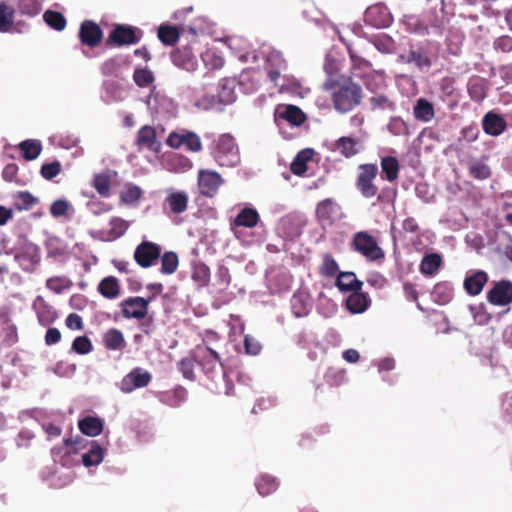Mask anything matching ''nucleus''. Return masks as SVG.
<instances>
[{
  "instance_id": "obj_45",
  "label": "nucleus",
  "mask_w": 512,
  "mask_h": 512,
  "mask_svg": "<svg viewBox=\"0 0 512 512\" xmlns=\"http://www.w3.org/2000/svg\"><path fill=\"white\" fill-rule=\"evenodd\" d=\"M142 190L133 183H127L123 191L120 193V200L125 204H133L142 197Z\"/></svg>"
},
{
  "instance_id": "obj_41",
  "label": "nucleus",
  "mask_w": 512,
  "mask_h": 512,
  "mask_svg": "<svg viewBox=\"0 0 512 512\" xmlns=\"http://www.w3.org/2000/svg\"><path fill=\"white\" fill-rule=\"evenodd\" d=\"M159 261L161 262L160 271L162 274L171 275L178 268V255L173 251H166L163 254L161 252Z\"/></svg>"
},
{
  "instance_id": "obj_17",
  "label": "nucleus",
  "mask_w": 512,
  "mask_h": 512,
  "mask_svg": "<svg viewBox=\"0 0 512 512\" xmlns=\"http://www.w3.org/2000/svg\"><path fill=\"white\" fill-rule=\"evenodd\" d=\"M482 127L486 134L490 136H499L505 131L507 123L501 115L494 112H488L483 117Z\"/></svg>"
},
{
  "instance_id": "obj_11",
  "label": "nucleus",
  "mask_w": 512,
  "mask_h": 512,
  "mask_svg": "<svg viewBox=\"0 0 512 512\" xmlns=\"http://www.w3.org/2000/svg\"><path fill=\"white\" fill-rule=\"evenodd\" d=\"M487 301L494 306H507L512 303V282L500 280L493 282L486 294Z\"/></svg>"
},
{
  "instance_id": "obj_10",
  "label": "nucleus",
  "mask_w": 512,
  "mask_h": 512,
  "mask_svg": "<svg viewBox=\"0 0 512 512\" xmlns=\"http://www.w3.org/2000/svg\"><path fill=\"white\" fill-rule=\"evenodd\" d=\"M225 43L242 61H257L259 56L252 44L248 43L242 34H231L225 38Z\"/></svg>"
},
{
  "instance_id": "obj_2",
  "label": "nucleus",
  "mask_w": 512,
  "mask_h": 512,
  "mask_svg": "<svg viewBox=\"0 0 512 512\" xmlns=\"http://www.w3.org/2000/svg\"><path fill=\"white\" fill-rule=\"evenodd\" d=\"M217 339V333L209 332L207 333L206 338L203 339V342L196 345L193 349V355L197 360V363L202 367L206 374L214 372L217 367H222L219 353L210 345L212 340Z\"/></svg>"
},
{
  "instance_id": "obj_35",
  "label": "nucleus",
  "mask_w": 512,
  "mask_h": 512,
  "mask_svg": "<svg viewBox=\"0 0 512 512\" xmlns=\"http://www.w3.org/2000/svg\"><path fill=\"white\" fill-rule=\"evenodd\" d=\"M255 486L261 496H268L279 487L278 480L269 474H261L255 481Z\"/></svg>"
},
{
  "instance_id": "obj_56",
  "label": "nucleus",
  "mask_w": 512,
  "mask_h": 512,
  "mask_svg": "<svg viewBox=\"0 0 512 512\" xmlns=\"http://www.w3.org/2000/svg\"><path fill=\"white\" fill-rule=\"evenodd\" d=\"M133 80L137 86L147 87L154 81V76L147 68L136 69L133 74Z\"/></svg>"
},
{
  "instance_id": "obj_44",
  "label": "nucleus",
  "mask_w": 512,
  "mask_h": 512,
  "mask_svg": "<svg viewBox=\"0 0 512 512\" xmlns=\"http://www.w3.org/2000/svg\"><path fill=\"white\" fill-rule=\"evenodd\" d=\"M191 277L198 284V286L204 287L210 281V269L206 264L202 262L194 263Z\"/></svg>"
},
{
  "instance_id": "obj_39",
  "label": "nucleus",
  "mask_w": 512,
  "mask_h": 512,
  "mask_svg": "<svg viewBox=\"0 0 512 512\" xmlns=\"http://www.w3.org/2000/svg\"><path fill=\"white\" fill-rule=\"evenodd\" d=\"M414 117L423 122H429L434 117L433 105L424 98L417 100L414 106Z\"/></svg>"
},
{
  "instance_id": "obj_36",
  "label": "nucleus",
  "mask_w": 512,
  "mask_h": 512,
  "mask_svg": "<svg viewBox=\"0 0 512 512\" xmlns=\"http://www.w3.org/2000/svg\"><path fill=\"white\" fill-rule=\"evenodd\" d=\"M92 186L100 196L109 197L111 186V171L107 170L105 172L95 174L93 177Z\"/></svg>"
},
{
  "instance_id": "obj_20",
  "label": "nucleus",
  "mask_w": 512,
  "mask_h": 512,
  "mask_svg": "<svg viewBox=\"0 0 512 512\" xmlns=\"http://www.w3.org/2000/svg\"><path fill=\"white\" fill-rule=\"evenodd\" d=\"M135 144L139 148H147L151 151H157L159 143L157 142L156 130L150 125L141 127L136 135Z\"/></svg>"
},
{
  "instance_id": "obj_33",
  "label": "nucleus",
  "mask_w": 512,
  "mask_h": 512,
  "mask_svg": "<svg viewBox=\"0 0 512 512\" xmlns=\"http://www.w3.org/2000/svg\"><path fill=\"white\" fill-rule=\"evenodd\" d=\"M104 458V450L97 441H90L89 450L82 455V463L86 467L100 464Z\"/></svg>"
},
{
  "instance_id": "obj_18",
  "label": "nucleus",
  "mask_w": 512,
  "mask_h": 512,
  "mask_svg": "<svg viewBox=\"0 0 512 512\" xmlns=\"http://www.w3.org/2000/svg\"><path fill=\"white\" fill-rule=\"evenodd\" d=\"M356 77L360 78L365 87L372 93H377L386 87L385 73L383 71L372 68L366 73H356Z\"/></svg>"
},
{
  "instance_id": "obj_25",
  "label": "nucleus",
  "mask_w": 512,
  "mask_h": 512,
  "mask_svg": "<svg viewBox=\"0 0 512 512\" xmlns=\"http://www.w3.org/2000/svg\"><path fill=\"white\" fill-rule=\"evenodd\" d=\"M360 141L358 139L342 136L335 141V150L345 158H351L360 152Z\"/></svg>"
},
{
  "instance_id": "obj_34",
  "label": "nucleus",
  "mask_w": 512,
  "mask_h": 512,
  "mask_svg": "<svg viewBox=\"0 0 512 512\" xmlns=\"http://www.w3.org/2000/svg\"><path fill=\"white\" fill-rule=\"evenodd\" d=\"M442 265V258L437 253L427 254L420 263V272L426 276H434Z\"/></svg>"
},
{
  "instance_id": "obj_30",
  "label": "nucleus",
  "mask_w": 512,
  "mask_h": 512,
  "mask_svg": "<svg viewBox=\"0 0 512 512\" xmlns=\"http://www.w3.org/2000/svg\"><path fill=\"white\" fill-rule=\"evenodd\" d=\"M405 60L407 63H414L420 69L429 68L432 65L428 50L423 46L411 47Z\"/></svg>"
},
{
  "instance_id": "obj_60",
  "label": "nucleus",
  "mask_w": 512,
  "mask_h": 512,
  "mask_svg": "<svg viewBox=\"0 0 512 512\" xmlns=\"http://www.w3.org/2000/svg\"><path fill=\"white\" fill-rule=\"evenodd\" d=\"M61 172V164L59 161H53L42 165L40 173L46 180H52Z\"/></svg>"
},
{
  "instance_id": "obj_43",
  "label": "nucleus",
  "mask_w": 512,
  "mask_h": 512,
  "mask_svg": "<svg viewBox=\"0 0 512 512\" xmlns=\"http://www.w3.org/2000/svg\"><path fill=\"white\" fill-rule=\"evenodd\" d=\"M19 149L26 160H34L41 153L42 145L38 140H25L19 144Z\"/></svg>"
},
{
  "instance_id": "obj_1",
  "label": "nucleus",
  "mask_w": 512,
  "mask_h": 512,
  "mask_svg": "<svg viewBox=\"0 0 512 512\" xmlns=\"http://www.w3.org/2000/svg\"><path fill=\"white\" fill-rule=\"evenodd\" d=\"M331 99L336 111L347 113L361 104L363 91L359 84L349 81L338 85Z\"/></svg>"
},
{
  "instance_id": "obj_8",
  "label": "nucleus",
  "mask_w": 512,
  "mask_h": 512,
  "mask_svg": "<svg viewBox=\"0 0 512 512\" xmlns=\"http://www.w3.org/2000/svg\"><path fill=\"white\" fill-rule=\"evenodd\" d=\"M152 297L143 298L139 296L128 297L120 302L122 316L125 319H144L148 314L149 304Z\"/></svg>"
},
{
  "instance_id": "obj_63",
  "label": "nucleus",
  "mask_w": 512,
  "mask_h": 512,
  "mask_svg": "<svg viewBox=\"0 0 512 512\" xmlns=\"http://www.w3.org/2000/svg\"><path fill=\"white\" fill-rule=\"evenodd\" d=\"M19 8L25 14L34 15L41 9L39 0H19Z\"/></svg>"
},
{
  "instance_id": "obj_51",
  "label": "nucleus",
  "mask_w": 512,
  "mask_h": 512,
  "mask_svg": "<svg viewBox=\"0 0 512 512\" xmlns=\"http://www.w3.org/2000/svg\"><path fill=\"white\" fill-rule=\"evenodd\" d=\"M110 230L109 234L113 238H119L123 236L129 228V222L120 217H113L109 222Z\"/></svg>"
},
{
  "instance_id": "obj_47",
  "label": "nucleus",
  "mask_w": 512,
  "mask_h": 512,
  "mask_svg": "<svg viewBox=\"0 0 512 512\" xmlns=\"http://www.w3.org/2000/svg\"><path fill=\"white\" fill-rule=\"evenodd\" d=\"M319 272L325 277H334L339 274L338 263L331 254L326 253L323 255V260L319 268Z\"/></svg>"
},
{
  "instance_id": "obj_46",
  "label": "nucleus",
  "mask_w": 512,
  "mask_h": 512,
  "mask_svg": "<svg viewBox=\"0 0 512 512\" xmlns=\"http://www.w3.org/2000/svg\"><path fill=\"white\" fill-rule=\"evenodd\" d=\"M45 23L54 30L61 31L66 26V19L60 12L47 10L43 14Z\"/></svg>"
},
{
  "instance_id": "obj_22",
  "label": "nucleus",
  "mask_w": 512,
  "mask_h": 512,
  "mask_svg": "<svg viewBox=\"0 0 512 512\" xmlns=\"http://www.w3.org/2000/svg\"><path fill=\"white\" fill-rule=\"evenodd\" d=\"M97 291L106 299H116L121 295V285L114 276L104 277L98 284Z\"/></svg>"
},
{
  "instance_id": "obj_52",
  "label": "nucleus",
  "mask_w": 512,
  "mask_h": 512,
  "mask_svg": "<svg viewBox=\"0 0 512 512\" xmlns=\"http://www.w3.org/2000/svg\"><path fill=\"white\" fill-rule=\"evenodd\" d=\"M195 363H197V360L195 359L193 355V351L191 352L190 357H186L180 360L178 366L179 370L183 374L184 378L188 380H194L195 379V373H194V367Z\"/></svg>"
},
{
  "instance_id": "obj_55",
  "label": "nucleus",
  "mask_w": 512,
  "mask_h": 512,
  "mask_svg": "<svg viewBox=\"0 0 512 512\" xmlns=\"http://www.w3.org/2000/svg\"><path fill=\"white\" fill-rule=\"evenodd\" d=\"M375 46L384 53H395L397 51L396 43L389 34H382L381 37L375 39Z\"/></svg>"
},
{
  "instance_id": "obj_3",
  "label": "nucleus",
  "mask_w": 512,
  "mask_h": 512,
  "mask_svg": "<svg viewBox=\"0 0 512 512\" xmlns=\"http://www.w3.org/2000/svg\"><path fill=\"white\" fill-rule=\"evenodd\" d=\"M215 161L222 167H234L240 162V155L235 139L230 135H222L213 150Z\"/></svg>"
},
{
  "instance_id": "obj_59",
  "label": "nucleus",
  "mask_w": 512,
  "mask_h": 512,
  "mask_svg": "<svg viewBox=\"0 0 512 512\" xmlns=\"http://www.w3.org/2000/svg\"><path fill=\"white\" fill-rule=\"evenodd\" d=\"M15 199L19 209H29L37 202V199L28 191L18 192Z\"/></svg>"
},
{
  "instance_id": "obj_24",
  "label": "nucleus",
  "mask_w": 512,
  "mask_h": 512,
  "mask_svg": "<svg viewBox=\"0 0 512 512\" xmlns=\"http://www.w3.org/2000/svg\"><path fill=\"white\" fill-rule=\"evenodd\" d=\"M337 210L338 205L334 200L331 198L322 200L316 207V216L318 221L324 224H331Z\"/></svg>"
},
{
  "instance_id": "obj_27",
  "label": "nucleus",
  "mask_w": 512,
  "mask_h": 512,
  "mask_svg": "<svg viewBox=\"0 0 512 512\" xmlns=\"http://www.w3.org/2000/svg\"><path fill=\"white\" fill-rule=\"evenodd\" d=\"M335 284L341 292H354L361 290L363 286L353 272H339Z\"/></svg>"
},
{
  "instance_id": "obj_13",
  "label": "nucleus",
  "mask_w": 512,
  "mask_h": 512,
  "mask_svg": "<svg viewBox=\"0 0 512 512\" xmlns=\"http://www.w3.org/2000/svg\"><path fill=\"white\" fill-rule=\"evenodd\" d=\"M222 183L223 179L217 172L210 170H201L199 172V190L200 193L206 197H213L217 193Z\"/></svg>"
},
{
  "instance_id": "obj_5",
  "label": "nucleus",
  "mask_w": 512,
  "mask_h": 512,
  "mask_svg": "<svg viewBox=\"0 0 512 512\" xmlns=\"http://www.w3.org/2000/svg\"><path fill=\"white\" fill-rule=\"evenodd\" d=\"M358 175L356 178V188L365 198H372L377 195L378 188L374 180L378 175V166L373 163L360 164L358 166Z\"/></svg>"
},
{
  "instance_id": "obj_9",
  "label": "nucleus",
  "mask_w": 512,
  "mask_h": 512,
  "mask_svg": "<svg viewBox=\"0 0 512 512\" xmlns=\"http://www.w3.org/2000/svg\"><path fill=\"white\" fill-rule=\"evenodd\" d=\"M151 381L150 372L141 367H135L121 379L119 388L123 393H131L136 389L148 386Z\"/></svg>"
},
{
  "instance_id": "obj_32",
  "label": "nucleus",
  "mask_w": 512,
  "mask_h": 512,
  "mask_svg": "<svg viewBox=\"0 0 512 512\" xmlns=\"http://www.w3.org/2000/svg\"><path fill=\"white\" fill-rule=\"evenodd\" d=\"M218 91L216 86L209 87L206 94L199 97L196 101V106L203 110H222L223 103H217Z\"/></svg>"
},
{
  "instance_id": "obj_14",
  "label": "nucleus",
  "mask_w": 512,
  "mask_h": 512,
  "mask_svg": "<svg viewBox=\"0 0 512 512\" xmlns=\"http://www.w3.org/2000/svg\"><path fill=\"white\" fill-rule=\"evenodd\" d=\"M275 119H282L292 126H300L306 120L304 112L295 105H278L275 109Z\"/></svg>"
},
{
  "instance_id": "obj_31",
  "label": "nucleus",
  "mask_w": 512,
  "mask_h": 512,
  "mask_svg": "<svg viewBox=\"0 0 512 512\" xmlns=\"http://www.w3.org/2000/svg\"><path fill=\"white\" fill-rule=\"evenodd\" d=\"M103 344L107 350H123L126 347V341L123 333L116 328H111L103 335Z\"/></svg>"
},
{
  "instance_id": "obj_37",
  "label": "nucleus",
  "mask_w": 512,
  "mask_h": 512,
  "mask_svg": "<svg viewBox=\"0 0 512 512\" xmlns=\"http://www.w3.org/2000/svg\"><path fill=\"white\" fill-rule=\"evenodd\" d=\"M313 150L306 149L299 152L291 163L290 170L294 175L301 176L307 171V162L311 160Z\"/></svg>"
},
{
  "instance_id": "obj_21",
  "label": "nucleus",
  "mask_w": 512,
  "mask_h": 512,
  "mask_svg": "<svg viewBox=\"0 0 512 512\" xmlns=\"http://www.w3.org/2000/svg\"><path fill=\"white\" fill-rule=\"evenodd\" d=\"M260 221V215L256 209L245 207L239 211L232 222V227L253 228Z\"/></svg>"
},
{
  "instance_id": "obj_42",
  "label": "nucleus",
  "mask_w": 512,
  "mask_h": 512,
  "mask_svg": "<svg viewBox=\"0 0 512 512\" xmlns=\"http://www.w3.org/2000/svg\"><path fill=\"white\" fill-rule=\"evenodd\" d=\"M370 108L373 111H395L396 104L385 94H376L369 98Z\"/></svg>"
},
{
  "instance_id": "obj_4",
  "label": "nucleus",
  "mask_w": 512,
  "mask_h": 512,
  "mask_svg": "<svg viewBox=\"0 0 512 512\" xmlns=\"http://www.w3.org/2000/svg\"><path fill=\"white\" fill-rule=\"evenodd\" d=\"M190 37H185V42L176 47L171 53V59L173 63L187 71L195 70L197 66V60L193 53L195 46L198 44L197 34H189Z\"/></svg>"
},
{
  "instance_id": "obj_61",
  "label": "nucleus",
  "mask_w": 512,
  "mask_h": 512,
  "mask_svg": "<svg viewBox=\"0 0 512 512\" xmlns=\"http://www.w3.org/2000/svg\"><path fill=\"white\" fill-rule=\"evenodd\" d=\"M14 11L11 7L0 4V30H7L13 22Z\"/></svg>"
},
{
  "instance_id": "obj_12",
  "label": "nucleus",
  "mask_w": 512,
  "mask_h": 512,
  "mask_svg": "<svg viewBox=\"0 0 512 512\" xmlns=\"http://www.w3.org/2000/svg\"><path fill=\"white\" fill-rule=\"evenodd\" d=\"M393 18L388 8L381 4H374L365 12V22L375 29L388 28Z\"/></svg>"
},
{
  "instance_id": "obj_49",
  "label": "nucleus",
  "mask_w": 512,
  "mask_h": 512,
  "mask_svg": "<svg viewBox=\"0 0 512 512\" xmlns=\"http://www.w3.org/2000/svg\"><path fill=\"white\" fill-rule=\"evenodd\" d=\"M0 322L7 331V341L12 344L17 340V328L11 323L8 309L0 310Z\"/></svg>"
},
{
  "instance_id": "obj_40",
  "label": "nucleus",
  "mask_w": 512,
  "mask_h": 512,
  "mask_svg": "<svg viewBox=\"0 0 512 512\" xmlns=\"http://www.w3.org/2000/svg\"><path fill=\"white\" fill-rule=\"evenodd\" d=\"M33 307L41 325L47 326L54 321L55 317L51 314L50 308L41 296L36 298L33 303Z\"/></svg>"
},
{
  "instance_id": "obj_48",
  "label": "nucleus",
  "mask_w": 512,
  "mask_h": 512,
  "mask_svg": "<svg viewBox=\"0 0 512 512\" xmlns=\"http://www.w3.org/2000/svg\"><path fill=\"white\" fill-rule=\"evenodd\" d=\"M238 85L247 94L254 93L260 87L259 80L250 72L241 74Z\"/></svg>"
},
{
  "instance_id": "obj_54",
  "label": "nucleus",
  "mask_w": 512,
  "mask_h": 512,
  "mask_svg": "<svg viewBox=\"0 0 512 512\" xmlns=\"http://www.w3.org/2000/svg\"><path fill=\"white\" fill-rule=\"evenodd\" d=\"M91 340L87 336H78L72 342V350L80 355L88 354L92 351Z\"/></svg>"
},
{
  "instance_id": "obj_28",
  "label": "nucleus",
  "mask_w": 512,
  "mask_h": 512,
  "mask_svg": "<svg viewBox=\"0 0 512 512\" xmlns=\"http://www.w3.org/2000/svg\"><path fill=\"white\" fill-rule=\"evenodd\" d=\"M189 197L184 191H174L167 195L165 202L174 214H181L187 210Z\"/></svg>"
},
{
  "instance_id": "obj_23",
  "label": "nucleus",
  "mask_w": 512,
  "mask_h": 512,
  "mask_svg": "<svg viewBox=\"0 0 512 512\" xmlns=\"http://www.w3.org/2000/svg\"><path fill=\"white\" fill-rule=\"evenodd\" d=\"M371 303L370 298L367 294L362 293L361 290L352 292L346 299L347 309L356 314L363 313L366 311Z\"/></svg>"
},
{
  "instance_id": "obj_26",
  "label": "nucleus",
  "mask_w": 512,
  "mask_h": 512,
  "mask_svg": "<svg viewBox=\"0 0 512 512\" xmlns=\"http://www.w3.org/2000/svg\"><path fill=\"white\" fill-rule=\"evenodd\" d=\"M79 430L86 436L95 437L102 433L104 422L93 416H86L78 421Z\"/></svg>"
},
{
  "instance_id": "obj_6",
  "label": "nucleus",
  "mask_w": 512,
  "mask_h": 512,
  "mask_svg": "<svg viewBox=\"0 0 512 512\" xmlns=\"http://www.w3.org/2000/svg\"><path fill=\"white\" fill-rule=\"evenodd\" d=\"M352 248L370 261L383 258L384 253L376 239L368 232H357L352 240Z\"/></svg>"
},
{
  "instance_id": "obj_19",
  "label": "nucleus",
  "mask_w": 512,
  "mask_h": 512,
  "mask_svg": "<svg viewBox=\"0 0 512 512\" xmlns=\"http://www.w3.org/2000/svg\"><path fill=\"white\" fill-rule=\"evenodd\" d=\"M467 90L470 98L474 102H482L487 96V92L489 90V82L483 77L474 75L468 80Z\"/></svg>"
},
{
  "instance_id": "obj_15",
  "label": "nucleus",
  "mask_w": 512,
  "mask_h": 512,
  "mask_svg": "<svg viewBox=\"0 0 512 512\" xmlns=\"http://www.w3.org/2000/svg\"><path fill=\"white\" fill-rule=\"evenodd\" d=\"M488 280L489 276L485 271L477 270L465 277L463 286L467 294L477 296L483 291Z\"/></svg>"
},
{
  "instance_id": "obj_7",
  "label": "nucleus",
  "mask_w": 512,
  "mask_h": 512,
  "mask_svg": "<svg viewBox=\"0 0 512 512\" xmlns=\"http://www.w3.org/2000/svg\"><path fill=\"white\" fill-rule=\"evenodd\" d=\"M161 252L162 247L159 244L143 240L136 246L133 258L141 268L147 269L159 262Z\"/></svg>"
},
{
  "instance_id": "obj_57",
  "label": "nucleus",
  "mask_w": 512,
  "mask_h": 512,
  "mask_svg": "<svg viewBox=\"0 0 512 512\" xmlns=\"http://www.w3.org/2000/svg\"><path fill=\"white\" fill-rule=\"evenodd\" d=\"M141 34H109V43L122 46L125 44H135L140 40Z\"/></svg>"
},
{
  "instance_id": "obj_16",
  "label": "nucleus",
  "mask_w": 512,
  "mask_h": 512,
  "mask_svg": "<svg viewBox=\"0 0 512 512\" xmlns=\"http://www.w3.org/2000/svg\"><path fill=\"white\" fill-rule=\"evenodd\" d=\"M236 79L234 78H222L219 80L216 85V89L218 91V103H223V106L230 105L235 102L237 95L235 92L236 89Z\"/></svg>"
},
{
  "instance_id": "obj_64",
  "label": "nucleus",
  "mask_w": 512,
  "mask_h": 512,
  "mask_svg": "<svg viewBox=\"0 0 512 512\" xmlns=\"http://www.w3.org/2000/svg\"><path fill=\"white\" fill-rule=\"evenodd\" d=\"M119 70L120 63L115 58L106 60L101 66V71L105 76H115L118 74Z\"/></svg>"
},
{
  "instance_id": "obj_50",
  "label": "nucleus",
  "mask_w": 512,
  "mask_h": 512,
  "mask_svg": "<svg viewBox=\"0 0 512 512\" xmlns=\"http://www.w3.org/2000/svg\"><path fill=\"white\" fill-rule=\"evenodd\" d=\"M469 174L478 180H485L491 176L490 167L481 161H474L469 165Z\"/></svg>"
},
{
  "instance_id": "obj_62",
  "label": "nucleus",
  "mask_w": 512,
  "mask_h": 512,
  "mask_svg": "<svg viewBox=\"0 0 512 512\" xmlns=\"http://www.w3.org/2000/svg\"><path fill=\"white\" fill-rule=\"evenodd\" d=\"M160 41L168 46H181L185 42V37H190L187 34H157Z\"/></svg>"
},
{
  "instance_id": "obj_29",
  "label": "nucleus",
  "mask_w": 512,
  "mask_h": 512,
  "mask_svg": "<svg viewBox=\"0 0 512 512\" xmlns=\"http://www.w3.org/2000/svg\"><path fill=\"white\" fill-rule=\"evenodd\" d=\"M90 442L86 441L82 436L68 437L63 440V447H54L52 454H60L62 449L66 455L77 454L81 449H84Z\"/></svg>"
},
{
  "instance_id": "obj_53",
  "label": "nucleus",
  "mask_w": 512,
  "mask_h": 512,
  "mask_svg": "<svg viewBox=\"0 0 512 512\" xmlns=\"http://www.w3.org/2000/svg\"><path fill=\"white\" fill-rule=\"evenodd\" d=\"M69 211L74 212L71 204L65 199H58L50 206V214L55 218L68 216Z\"/></svg>"
},
{
  "instance_id": "obj_58",
  "label": "nucleus",
  "mask_w": 512,
  "mask_h": 512,
  "mask_svg": "<svg viewBox=\"0 0 512 512\" xmlns=\"http://www.w3.org/2000/svg\"><path fill=\"white\" fill-rule=\"evenodd\" d=\"M292 310L296 317L306 316L309 312V305L301 295H294L292 298Z\"/></svg>"
},
{
  "instance_id": "obj_38",
  "label": "nucleus",
  "mask_w": 512,
  "mask_h": 512,
  "mask_svg": "<svg viewBox=\"0 0 512 512\" xmlns=\"http://www.w3.org/2000/svg\"><path fill=\"white\" fill-rule=\"evenodd\" d=\"M381 169L385 179L389 182L396 181L399 176V162L396 157L386 156L381 159Z\"/></svg>"
}]
</instances>
